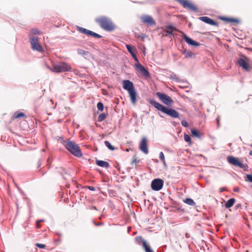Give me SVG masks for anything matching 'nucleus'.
<instances>
[{"instance_id":"obj_1","label":"nucleus","mask_w":252,"mask_h":252,"mask_svg":"<svg viewBox=\"0 0 252 252\" xmlns=\"http://www.w3.org/2000/svg\"><path fill=\"white\" fill-rule=\"evenodd\" d=\"M149 103L158 110L160 111L172 118H177L179 116V113L175 110L166 107L154 100H150Z\"/></svg>"},{"instance_id":"obj_2","label":"nucleus","mask_w":252,"mask_h":252,"mask_svg":"<svg viewBox=\"0 0 252 252\" xmlns=\"http://www.w3.org/2000/svg\"><path fill=\"white\" fill-rule=\"evenodd\" d=\"M123 88L127 91L130 98L131 103L135 104L137 101V93L134 88L133 84L128 80L123 81Z\"/></svg>"},{"instance_id":"obj_3","label":"nucleus","mask_w":252,"mask_h":252,"mask_svg":"<svg viewBox=\"0 0 252 252\" xmlns=\"http://www.w3.org/2000/svg\"><path fill=\"white\" fill-rule=\"evenodd\" d=\"M100 27L106 31H112L115 28V26L111 21L106 17H101L95 19Z\"/></svg>"},{"instance_id":"obj_4","label":"nucleus","mask_w":252,"mask_h":252,"mask_svg":"<svg viewBox=\"0 0 252 252\" xmlns=\"http://www.w3.org/2000/svg\"><path fill=\"white\" fill-rule=\"evenodd\" d=\"M66 149L72 155L77 157H81L82 153L79 146L74 142L67 141L65 145Z\"/></svg>"},{"instance_id":"obj_5","label":"nucleus","mask_w":252,"mask_h":252,"mask_svg":"<svg viewBox=\"0 0 252 252\" xmlns=\"http://www.w3.org/2000/svg\"><path fill=\"white\" fill-rule=\"evenodd\" d=\"M228 162L235 166L243 169L244 170H247L248 166L246 163H243L238 158L232 156H229L227 157Z\"/></svg>"},{"instance_id":"obj_6","label":"nucleus","mask_w":252,"mask_h":252,"mask_svg":"<svg viewBox=\"0 0 252 252\" xmlns=\"http://www.w3.org/2000/svg\"><path fill=\"white\" fill-rule=\"evenodd\" d=\"M71 67L69 64L65 62H61L59 64H53V71L56 73L69 71Z\"/></svg>"},{"instance_id":"obj_7","label":"nucleus","mask_w":252,"mask_h":252,"mask_svg":"<svg viewBox=\"0 0 252 252\" xmlns=\"http://www.w3.org/2000/svg\"><path fill=\"white\" fill-rule=\"evenodd\" d=\"M156 95L164 104L168 106H171L173 103L174 101L171 97L164 93L157 92Z\"/></svg>"},{"instance_id":"obj_8","label":"nucleus","mask_w":252,"mask_h":252,"mask_svg":"<svg viewBox=\"0 0 252 252\" xmlns=\"http://www.w3.org/2000/svg\"><path fill=\"white\" fill-rule=\"evenodd\" d=\"M134 239L137 244H142V247L145 252H154L151 249L149 244L146 241L143 239L142 236H137L135 237Z\"/></svg>"},{"instance_id":"obj_9","label":"nucleus","mask_w":252,"mask_h":252,"mask_svg":"<svg viewBox=\"0 0 252 252\" xmlns=\"http://www.w3.org/2000/svg\"><path fill=\"white\" fill-rule=\"evenodd\" d=\"M30 40L32 48L33 50H36L38 52L42 51L43 48L39 44V38L37 37H30Z\"/></svg>"},{"instance_id":"obj_10","label":"nucleus","mask_w":252,"mask_h":252,"mask_svg":"<svg viewBox=\"0 0 252 252\" xmlns=\"http://www.w3.org/2000/svg\"><path fill=\"white\" fill-rule=\"evenodd\" d=\"M164 184V181L161 179H155L152 181L151 188L155 191H158L162 189Z\"/></svg>"},{"instance_id":"obj_11","label":"nucleus","mask_w":252,"mask_h":252,"mask_svg":"<svg viewBox=\"0 0 252 252\" xmlns=\"http://www.w3.org/2000/svg\"><path fill=\"white\" fill-rule=\"evenodd\" d=\"M184 8L192 11H196L197 7L188 0H176Z\"/></svg>"},{"instance_id":"obj_12","label":"nucleus","mask_w":252,"mask_h":252,"mask_svg":"<svg viewBox=\"0 0 252 252\" xmlns=\"http://www.w3.org/2000/svg\"><path fill=\"white\" fill-rule=\"evenodd\" d=\"M135 68L136 70L140 72L145 78H149L150 76V73L148 70L140 63H136L135 64Z\"/></svg>"},{"instance_id":"obj_13","label":"nucleus","mask_w":252,"mask_h":252,"mask_svg":"<svg viewBox=\"0 0 252 252\" xmlns=\"http://www.w3.org/2000/svg\"><path fill=\"white\" fill-rule=\"evenodd\" d=\"M78 30L80 32L88 36H92L97 38H101L102 37L101 35L85 28L79 27Z\"/></svg>"},{"instance_id":"obj_14","label":"nucleus","mask_w":252,"mask_h":252,"mask_svg":"<svg viewBox=\"0 0 252 252\" xmlns=\"http://www.w3.org/2000/svg\"><path fill=\"white\" fill-rule=\"evenodd\" d=\"M146 138L143 137L139 144L140 150L145 154H148L149 153Z\"/></svg>"},{"instance_id":"obj_15","label":"nucleus","mask_w":252,"mask_h":252,"mask_svg":"<svg viewBox=\"0 0 252 252\" xmlns=\"http://www.w3.org/2000/svg\"><path fill=\"white\" fill-rule=\"evenodd\" d=\"M198 19L212 26H218V24L217 22L207 16L199 17L198 18Z\"/></svg>"},{"instance_id":"obj_16","label":"nucleus","mask_w":252,"mask_h":252,"mask_svg":"<svg viewBox=\"0 0 252 252\" xmlns=\"http://www.w3.org/2000/svg\"><path fill=\"white\" fill-rule=\"evenodd\" d=\"M141 19L143 23L148 24L150 25H153L155 24L154 20L151 16L144 15L141 17Z\"/></svg>"},{"instance_id":"obj_17","label":"nucleus","mask_w":252,"mask_h":252,"mask_svg":"<svg viewBox=\"0 0 252 252\" xmlns=\"http://www.w3.org/2000/svg\"><path fill=\"white\" fill-rule=\"evenodd\" d=\"M238 63L239 65L246 71L250 70V66L249 63L243 58L238 60Z\"/></svg>"},{"instance_id":"obj_18","label":"nucleus","mask_w":252,"mask_h":252,"mask_svg":"<svg viewBox=\"0 0 252 252\" xmlns=\"http://www.w3.org/2000/svg\"><path fill=\"white\" fill-rule=\"evenodd\" d=\"M183 39L186 41L187 43H188L189 44L194 46H198L200 45V43L194 41L191 38L188 37L186 34H184L183 36Z\"/></svg>"},{"instance_id":"obj_19","label":"nucleus","mask_w":252,"mask_h":252,"mask_svg":"<svg viewBox=\"0 0 252 252\" xmlns=\"http://www.w3.org/2000/svg\"><path fill=\"white\" fill-rule=\"evenodd\" d=\"M22 118H26V115L23 112L16 111L14 113L13 115L11 117V120L14 121L15 119H20Z\"/></svg>"},{"instance_id":"obj_20","label":"nucleus","mask_w":252,"mask_h":252,"mask_svg":"<svg viewBox=\"0 0 252 252\" xmlns=\"http://www.w3.org/2000/svg\"><path fill=\"white\" fill-rule=\"evenodd\" d=\"M96 164L99 166L101 167H105L106 168H109L110 166V165L108 162L103 160H96Z\"/></svg>"},{"instance_id":"obj_21","label":"nucleus","mask_w":252,"mask_h":252,"mask_svg":"<svg viewBox=\"0 0 252 252\" xmlns=\"http://www.w3.org/2000/svg\"><path fill=\"white\" fill-rule=\"evenodd\" d=\"M220 19L221 20H222V21H225L227 23H238V20L237 19H234V18L221 17H220Z\"/></svg>"},{"instance_id":"obj_22","label":"nucleus","mask_w":252,"mask_h":252,"mask_svg":"<svg viewBox=\"0 0 252 252\" xmlns=\"http://www.w3.org/2000/svg\"><path fill=\"white\" fill-rule=\"evenodd\" d=\"M235 202V199L233 198L229 199L225 204V206L227 208H229L233 206Z\"/></svg>"},{"instance_id":"obj_23","label":"nucleus","mask_w":252,"mask_h":252,"mask_svg":"<svg viewBox=\"0 0 252 252\" xmlns=\"http://www.w3.org/2000/svg\"><path fill=\"white\" fill-rule=\"evenodd\" d=\"M183 54L185 55L186 58H191L194 56V54L192 52L187 51V50H184L183 52Z\"/></svg>"},{"instance_id":"obj_24","label":"nucleus","mask_w":252,"mask_h":252,"mask_svg":"<svg viewBox=\"0 0 252 252\" xmlns=\"http://www.w3.org/2000/svg\"><path fill=\"white\" fill-rule=\"evenodd\" d=\"M174 31H177L176 28L172 26H168L166 27L165 32L168 34H171Z\"/></svg>"},{"instance_id":"obj_25","label":"nucleus","mask_w":252,"mask_h":252,"mask_svg":"<svg viewBox=\"0 0 252 252\" xmlns=\"http://www.w3.org/2000/svg\"><path fill=\"white\" fill-rule=\"evenodd\" d=\"M77 52L79 55H81L84 57L87 56L89 54V52L88 51H86L84 50L79 49L77 50Z\"/></svg>"},{"instance_id":"obj_26","label":"nucleus","mask_w":252,"mask_h":252,"mask_svg":"<svg viewBox=\"0 0 252 252\" xmlns=\"http://www.w3.org/2000/svg\"><path fill=\"white\" fill-rule=\"evenodd\" d=\"M184 202L190 206H194L195 204L194 201L189 198H187L185 200H184Z\"/></svg>"},{"instance_id":"obj_27","label":"nucleus","mask_w":252,"mask_h":252,"mask_svg":"<svg viewBox=\"0 0 252 252\" xmlns=\"http://www.w3.org/2000/svg\"><path fill=\"white\" fill-rule=\"evenodd\" d=\"M104 144H105V145L111 151H114V150L116 149V148L113 147L112 145H111V144H110V143L108 141H105L104 142Z\"/></svg>"},{"instance_id":"obj_28","label":"nucleus","mask_w":252,"mask_h":252,"mask_svg":"<svg viewBox=\"0 0 252 252\" xmlns=\"http://www.w3.org/2000/svg\"><path fill=\"white\" fill-rule=\"evenodd\" d=\"M191 133L192 135L193 136H195L196 137H200L199 132L195 129L192 128L191 129Z\"/></svg>"},{"instance_id":"obj_29","label":"nucleus","mask_w":252,"mask_h":252,"mask_svg":"<svg viewBox=\"0 0 252 252\" xmlns=\"http://www.w3.org/2000/svg\"><path fill=\"white\" fill-rule=\"evenodd\" d=\"M159 158L162 161L164 166H166V163L165 160L164 154L162 152L159 153Z\"/></svg>"},{"instance_id":"obj_30","label":"nucleus","mask_w":252,"mask_h":252,"mask_svg":"<svg viewBox=\"0 0 252 252\" xmlns=\"http://www.w3.org/2000/svg\"><path fill=\"white\" fill-rule=\"evenodd\" d=\"M106 117V115L105 113H101L98 117V121L102 122L103 121Z\"/></svg>"},{"instance_id":"obj_31","label":"nucleus","mask_w":252,"mask_h":252,"mask_svg":"<svg viewBox=\"0 0 252 252\" xmlns=\"http://www.w3.org/2000/svg\"><path fill=\"white\" fill-rule=\"evenodd\" d=\"M140 162V160L138 159L136 156H134L133 158V160L131 162V165L133 166L134 165H136L137 163H138Z\"/></svg>"},{"instance_id":"obj_32","label":"nucleus","mask_w":252,"mask_h":252,"mask_svg":"<svg viewBox=\"0 0 252 252\" xmlns=\"http://www.w3.org/2000/svg\"><path fill=\"white\" fill-rule=\"evenodd\" d=\"M31 32L32 34H41L42 32L39 31L38 29H33L31 31Z\"/></svg>"},{"instance_id":"obj_33","label":"nucleus","mask_w":252,"mask_h":252,"mask_svg":"<svg viewBox=\"0 0 252 252\" xmlns=\"http://www.w3.org/2000/svg\"><path fill=\"white\" fill-rule=\"evenodd\" d=\"M170 78L176 82H178L180 80L178 76L175 74H172L171 75Z\"/></svg>"},{"instance_id":"obj_34","label":"nucleus","mask_w":252,"mask_h":252,"mask_svg":"<svg viewBox=\"0 0 252 252\" xmlns=\"http://www.w3.org/2000/svg\"><path fill=\"white\" fill-rule=\"evenodd\" d=\"M97 109L101 111H102L103 110V109H104V106H103V104L102 102H99L97 104Z\"/></svg>"},{"instance_id":"obj_35","label":"nucleus","mask_w":252,"mask_h":252,"mask_svg":"<svg viewBox=\"0 0 252 252\" xmlns=\"http://www.w3.org/2000/svg\"><path fill=\"white\" fill-rule=\"evenodd\" d=\"M126 48H127L128 51L130 53V54L134 53L132 50L133 48L132 46H131L130 45H129V44H127L126 45Z\"/></svg>"},{"instance_id":"obj_36","label":"nucleus","mask_w":252,"mask_h":252,"mask_svg":"<svg viewBox=\"0 0 252 252\" xmlns=\"http://www.w3.org/2000/svg\"><path fill=\"white\" fill-rule=\"evenodd\" d=\"M184 140L186 142H190V141H191V138L189 136V135L188 134H185V135H184Z\"/></svg>"},{"instance_id":"obj_37","label":"nucleus","mask_w":252,"mask_h":252,"mask_svg":"<svg viewBox=\"0 0 252 252\" xmlns=\"http://www.w3.org/2000/svg\"><path fill=\"white\" fill-rule=\"evenodd\" d=\"M246 180L251 182V183H252V175H250V174H247L246 175Z\"/></svg>"},{"instance_id":"obj_38","label":"nucleus","mask_w":252,"mask_h":252,"mask_svg":"<svg viewBox=\"0 0 252 252\" xmlns=\"http://www.w3.org/2000/svg\"><path fill=\"white\" fill-rule=\"evenodd\" d=\"M35 245L38 248H40V249H45L46 247V246L45 245L42 244H40V243H36L35 244Z\"/></svg>"},{"instance_id":"obj_39","label":"nucleus","mask_w":252,"mask_h":252,"mask_svg":"<svg viewBox=\"0 0 252 252\" xmlns=\"http://www.w3.org/2000/svg\"><path fill=\"white\" fill-rule=\"evenodd\" d=\"M182 125L184 126V127H188L189 126L188 123L186 120H183L181 122Z\"/></svg>"},{"instance_id":"obj_40","label":"nucleus","mask_w":252,"mask_h":252,"mask_svg":"<svg viewBox=\"0 0 252 252\" xmlns=\"http://www.w3.org/2000/svg\"><path fill=\"white\" fill-rule=\"evenodd\" d=\"M45 66L47 68H48L49 70L53 71V67H51L50 66H49L48 64H45Z\"/></svg>"},{"instance_id":"obj_41","label":"nucleus","mask_w":252,"mask_h":252,"mask_svg":"<svg viewBox=\"0 0 252 252\" xmlns=\"http://www.w3.org/2000/svg\"><path fill=\"white\" fill-rule=\"evenodd\" d=\"M88 188L91 190H92V191L95 190V188L93 186H89Z\"/></svg>"},{"instance_id":"obj_42","label":"nucleus","mask_w":252,"mask_h":252,"mask_svg":"<svg viewBox=\"0 0 252 252\" xmlns=\"http://www.w3.org/2000/svg\"><path fill=\"white\" fill-rule=\"evenodd\" d=\"M216 120L217 121V125H218V126H220V117H218L216 119Z\"/></svg>"},{"instance_id":"obj_43","label":"nucleus","mask_w":252,"mask_h":252,"mask_svg":"<svg viewBox=\"0 0 252 252\" xmlns=\"http://www.w3.org/2000/svg\"><path fill=\"white\" fill-rule=\"evenodd\" d=\"M135 36L137 37H141L142 38H144V35H137L136 34H135Z\"/></svg>"},{"instance_id":"obj_44","label":"nucleus","mask_w":252,"mask_h":252,"mask_svg":"<svg viewBox=\"0 0 252 252\" xmlns=\"http://www.w3.org/2000/svg\"><path fill=\"white\" fill-rule=\"evenodd\" d=\"M36 227H37V228H40V225L39 224V221L36 222Z\"/></svg>"},{"instance_id":"obj_45","label":"nucleus","mask_w":252,"mask_h":252,"mask_svg":"<svg viewBox=\"0 0 252 252\" xmlns=\"http://www.w3.org/2000/svg\"><path fill=\"white\" fill-rule=\"evenodd\" d=\"M131 55L132 57L133 58V59H134L135 57H137L134 53L131 54Z\"/></svg>"},{"instance_id":"obj_46","label":"nucleus","mask_w":252,"mask_h":252,"mask_svg":"<svg viewBox=\"0 0 252 252\" xmlns=\"http://www.w3.org/2000/svg\"><path fill=\"white\" fill-rule=\"evenodd\" d=\"M224 190V188H221L220 189V192H221L223 191Z\"/></svg>"},{"instance_id":"obj_47","label":"nucleus","mask_w":252,"mask_h":252,"mask_svg":"<svg viewBox=\"0 0 252 252\" xmlns=\"http://www.w3.org/2000/svg\"><path fill=\"white\" fill-rule=\"evenodd\" d=\"M134 59V60H135L136 62H137V63H139V62H138V58H137V57H135Z\"/></svg>"},{"instance_id":"obj_48","label":"nucleus","mask_w":252,"mask_h":252,"mask_svg":"<svg viewBox=\"0 0 252 252\" xmlns=\"http://www.w3.org/2000/svg\"><path fill=\"white\" fill-rule=\"evenodd\" d=\"M250 155L252 156V150L250 152Z\"/></svg>"},{"instance_id":"obj_49","label":"nucleus","mask_w":252,"mask_h":252,"mask_svg":"<svg viewBox=\"0 0 252 252\" xmlns=\"http://www.w3.org/2000/svg\"><path fill=\"white\" fill-rule=\"evenodd\" d=\"M37 221H39V222L40 223V222L43 221V220H39Z\"/></svg>"},{"instance_id":"obj_50","label":"nucleus","mask_w":252,"mask_h":252,"mask_svg":"<svg viewBox=\"0 0 252 252\" xmlns=\"http://www.w3.org/2000/svg\"><path fill=\"white\" fill-rule=\"evenodd\" d=\"M95 224L96 225H100V223H95Z\"/></svg>"},{"instance_id":"obj_51","label":"nucleus","mask_w":252,"mask_h":252,"mask_svg":"<svg viewBox=\"0 0 252 252\" xmlns=\"http://www.w3.org/2000/svg\"><path fill=\"white\" fill-rule=\"evenodd\" d=\"M250 146H251V147H252V143L251 144H250Z\"/></svg>"},{"instance_id":"obj_52","label":"nucleus","mask_w":252,"mask_h":252,"mask_svg":"<svg viewBox=\"0 0 252 252\" xmlns=\"http://www.w3.org/2000/svg\"><path fill=\"white\" fill-rule=\"evenodd\" d=\"M246 252H249V251L247 250Z\"/></svg>"}]
</instances>
